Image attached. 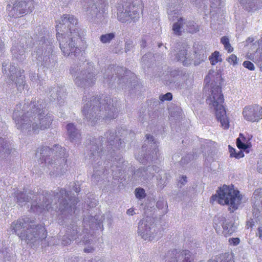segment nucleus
Segmentation results:
<instances>
[{
	"mask_svg": "<svg viewBox=\"0 0 262 262\" xmlns=\"http://www.w3.org/2000/svg\"><path fill=\"white\" fill-rule=\"evenodd\" d=\"M17 203L20 206H25L31 200V210L39 214L43 210L49 211L50 209H58L61 212L62 220L59 223L64 225L70 220V216L74 212L75 206L78 199L71 195V191H67L64 188H57L51 192H42V193L33 194L30 191L26 192L17 191L15 193Z\"/></svg>",
	"mask_w": 262,
	"mask_h": 262,
	"instance_id": "1",
	"label": "nucleus"
},
{
	"mask_svg": "<svg viewBox=\"0 0 262 262\" xmlns=\"http://www.w3.org/2000/svg\"><path fill=\"white\" fill-rule=\"evenodd\" d=\"M116 130H110L104 134V137H99L98 139H93L90 141L88 148L89 152L88 155L91 162L93 163L98 161L104 154L107 150V156L110 155L112 157L113 164L111 166L112 176L115 180H122L126 172L127 162L125 161L122 157H115L116 150L119 149L124 145L123 141H121L120 137H125L128 134L132 137L134 133L126 129L125 127H121L118 130V135Z\"/></svg>",
	"mask_w": 262,
	"mask_h": 262,
	"instance_id": "2",
	"label": "nucleus"
},
{
	"mask_svg": "<svg viewBox=\"0 0 262 262\" xmlns=\"http://www.w3.org/2000/svg\"><path fill=\"white\" fill-rule=\"evenodd\" d=\"M13 119L17 129L22 132L32 130L37 133L50 127L54 116L48 112L45 102L41 99L16 105Z\"/></svg>",
	"mask_w": 262,
	"mask_h": 262,
	"instance_id": "3",
	"label": "nucleus"
},
{
	"mask_svg": "<svg viewBox=\"0 0 262 262\" xmlns=\"http://www.w3.org/2000/svg\"><path fill=\"white\" fill-rule=\"evenodd\" d=\"M83 102L88 101L82 109L84 118L92 125L95 126L104 120L116 118L118 113V103L110 97L102 96L99 98L83 97Z\"/></svg>",
	"mask_w": 262,
	"mask_h": 262,
	"instance_id": "4",
	"label": "nucleus"
},
{
	"mask_svg": "<svg viewBox=\"0 0 262 262\" xmlns=\"http://www.w3.org/2000/svg\"><path fill=\"white\" fill-rule=\"evenodd\" d=\"M56 23V37L63 55L78 57L81 50L77 45L80 36L77 19L72 15L64 14Z\"/></svg>",
	"mask_w": 262,
	"mask_h": 262,
	"instance_id": "5",
	"label": "nucleus"
},
{
	"mask_svg": "<svg viewBox=\"0 0 262 262\" xmlns=\"http://www.w3.org/2000/svg\"><path fill=\"white\" fill-rule=\"evenodd\" d=\"M221 81L220 74L215 73L213 74L210 72L204 79V89H210L211 94L206 99L207 103L211 108H213L216 118L220 122L222 126L224 128H228L229 121L223 105L224 99L221 91Z\"/></svg>",
	"mask_w": 262,
	"mask_h": 262,
	"instance_id": "6",
	"label": "nucleus"
},
{
	"mask_svg": "<svg viewBox=\"0 0 262 262\" xmlns=\"http://www.w3.org/2000/svg\"><path fill=\"white\" fill-rule=\"evenodd\" d=\"M36 156L39 158L42 167L50 166L53 169L49 173L51 177H60L68 170L66 149L59 145L53 148L42 146L37 149Z\"/></svg>",
	"mask_w": 262,
	"mask_h": 262,
	"instance_id": "7",
	"label": "nucleus"
},
{
	"mask_svg": "<svg viewBox=\"0 0 262 262\" xmlns=\"http://www.w3.org/2000/svg\"><path fill=\"white\" fill-rule=\"evenodd\" d=\"M34 221L25 217L14 221L11 225V230L22 241L28 244L37 246L43 244L47 237L45 228L42 225H35Z\"/></svg>",
	"mask_w": 262,
	"mask_h": 262,
	"instance_id": "8",
	"label": "nucleus"
},
{
	"mask_svg": "<svg viewBox=\"0 0 262 262\" xmlns=\"http://www.w3.org/2000/svg\"><path fill=\"white\" fill-rule=\"evenodd\" d=\"M43 29V27L39 26L35 30V33L37 31L38 32V34H36L34 36V39L36 40V43L32 57L38 62H40L44 67L52 69L56 63V61L51 58L53 39L49 35H45Z\"/></svg>",
	"mask_w": 262,
	"mask_h": 262,
	"instance_id": "9",
	"label": "nucleus"
},
{
	"mask_svg": "<svg viewBox=\"0 0 262 262\" xmlns=\"http://www.w3.org/2000/svg\"><path fill=\"white\" fill-rule=\"evenodd\" d=\"M102 72L103 82L107 83L108 86H112L117 78V83L122 89H126L127 87L134 89L140 88L134 74L125 68L112 64Z\"/></svg>",
	"mask_w": 262,
	"mask_h": 262,
	"instance_id": "10",
	"label": "nucleus"
},
{
	"mask_svg": "<svg viewBox=\"0 0 262 262\" xmlns=\"http://www.w3.org/2000/svg\"><path fill=\"white\" fill-rule=\"evenodd\" d=\"M93 62L87 61L83 63L80 69L78 65L71 67L70 73L73 78L75 84L78 87L86 88L94 85L96 81V75L94 74Z\"/></svg>",
	"mask_w": 262,
	"mask_h": 262,
	"instance_id": "11",
	"label": "nucleus"
},
{
	"mask_svg": "<svg viewBox=\"0 0 262 262\" xmlns=\"http://www.w3.org/2000/svg\"><path fill=\"white\" fill-rule=\"evenodd\" d=\"M155 173H158L157 176V185L161 188H163L167 183L169 176L156 165L137 169L133 174L131 181L136 183L147 184L152 180Z\"/></svg>",
	"mask_w": 262,
	"mask_h": 262,
	"instance_id": "12",
	"label": "nucleus"
},
{
	"mask_svg": "<svg viewBox=\"0 0 262 262\" xmlns=\"http://www.w3.org/2000/svg\"><path fill=\"white\" fill-rule=\"evenodd\" d=\"M217 195L212 196L211 198L213 201L216 200L220 204L228 205L231 212H233L237 209L242 200L238 190H235L227 185H224L217 191Z\"/></svg>",
	"mask_w": 262,
	"mask_h": 262,
	"instance_id": "13",
	"label": "nucleus"
},
{
	"mask_svg": "<svg viewBox=\"0 0 262 262\" xmlns=\"http://www.w3.org/2000/svg\"><path fill=\"white\" fill-rule=\"evenodd\" d=\"M144 142L141 149L144 153L136 154V158L142 164L155 163L159 156L158 142L152 136L149 134H146Z\"/></svg>",
	"mask_w": 262,
	"mask_h": 262,
	"instance_id": "14",
	"label": "nucleus"
},
{
	"mask_svg": "<svg viewBox=\"0 0 262 262\" xmlns=\"http://www.w3.org/2000/svg\"><path fill=\"white\" fill-rule=\"evenodd\" d=\"M141 3L138 2L130 3L126 2L123 5H118L117 7V18L121 23H126L132 20L137 21L140 18L142 11Z\"/></svg>",
	"mask_w": 262,
	"mask_h": 262,
	"instance_id": "15",
	"label": "nucleus"
},
{
	"mask_svg": "<svg viewBox=\"0 0 262 262\" xmlns=\"http://www.w3.org/2000/svg\"><path fill=\"white\" fill-rule=\"evenodd\" d=\"M170 19L173 21L177 20L178 21L173 25L172 30L174 33L178 35L181 34V30L183 29L187 32L193 33L199 30L198 26L193 21H185L183 17L180 16L179 10L178 8L170 9L168 11Z\"/></svg>",
	"mask_w": 262,
	"mask_h": 262,
	"instance_id": "16",
	"label": "nucleus"
},
{
	"mask_svg": "<svg viewBox=\"0 0 262 262\" xmlns=\"http://www.w3.org/2000/svg\"><path fill=\"white\" fill-rule=\"evenodd\" d=\"M138 234L144 240L152 241L158 239L160 233L155 227L154 219L146 216L138 223Z\"/></svg>",
	"mask_w": 262,
	"mask_h": 262,
	"instance_id": "17",
	"label": "nucleus"
},
{
	"mask_svg": "<svg viewBox=\"0 0 262 262\" xmlns=\"http://www.w3.org/2000/svg\"><path fill=\"white\" fill-rule=\"evenodd\" d=\"M105 6L102 3L94 2V0H87L84 8L87 19L91 22L98 23L104 17Z\"/></svg>",
	"mask_w": 262,
	"mask_h": 262,
	"instance_id": "18",
	"label": "nucleus"
},
{
	"mask_svg": "<svg viewBox=\"0 0 262 262\" xmlns=\"http://www.w3.org/2000/svg\"><path fill=\"white\" fill-rule=\"evenodd\" d=\"M34 8L33 0H18L15 2L13 6L8 5L7 11L10 16L19 17L31 12Z\"/></svg>",
	"mask_w": 262,
	"mask_h": 262,
	"instance_id": "19",
	"label": "nucleus"
},
{
	"mask_svg": "<svg viewBox=\"0 0 262 262\" xmlns=\"http://www.w3.org/2000/svg\"><path fill=\"white\" fill-rule=\"evenodd\" d=\"M213 226L219 234L229 236L235 232L237 227L231 219L224 216H216L213 220Z\"/></svg>",
	"mask_w": 262,
	"mask_h": 262,
	"instance_id": "20",
	"label": "nucleus"
},
{
	"mask_svg": "<svg viewBox=\"0 0 262 262\" xmlns=\"http://www.w3.org/2000/svg\"><path fill=\"white\" fill-rule=\"evenodd\" d=\"M99 217L95 216H85L83 221V230L82 232L85 234L81 238L82 243L85 245L87 244H91L93 240L90 238L94 233L93 230L97 226H100L101 223V219H98Z\"/></svg>",
	"mask_w": 262,
	"mask_h": 262,
	"instance_id": "21",
	"label": "nucleus"
},
{
	"mask_svg": "<svg viewBox=\"0 0 262 262\" xmlns=\"http://www.w3.org/2000/svg\"><path fill=\"white\" fill-rule=\"evenodd\" d=\"M253 218L247 222V225L252 228L255 223L260 222L262 218V189L254 191L252 199Z\"/></svg>",
	"mask_w": 262,
	"mask_h": 262,
	"instance_id": "22",
	"label": "nucleus"
},
{
	"mask_svg": "<svg viewBox=\"0 0 262 262\" xmlns=\"http://www.w3.org/2000/svg\"><path fill=\"white\" fill-rule=\"evenodd\" d=\"M3 70L5 74L7 75L10 80L14 82L18 91L21 92L24 89L25 84L24 70H17L14 65L10 64L8 67L3 65Z\"/></svg>",
	"mask_w": 262,
	"mask_h": 262,
	"instance_id": "23",
	"label": "nucleus"
},
{
	"mask_svg": "<svg viewBox=\"0 0 262 262\" xmlns=\"http://www.w3.org/2000/svg\"><path fill=\"white\" fill-rule=\"evenodd\" d=\"M81 223L80 220L72 218L70 224L67 225L65 235L61 238V244L67 245L71 243L72 241L76 240L81 236V228L79 225Z\"/></svg>",
	"mask_w": 262,
	"mask_h": 262,
	"instance_id": "24",
	"label": "nucleus"
},
{
	"mask_svg": "<svg viewBox=\"0 0 262 262\" xmlns=\"http://www.w3.org/2000/svg\"><path fill=\"white\" fill-rule=\"evenodd\" d=\"M46 94H47L51 101L57 99L59 104L61 106L64 103V99L66 96V89L64 86L54 85L53 87H48V89L46 90Z\"/></svg>",
	"mask_w": 262,
	"mask_h": 262,
	"instance_id": "25",
	"label": "nucleus"
},
{
	"mask_svg": "<svg viewBox=\"0 0 262 262\" xmlns=\"http://www.w3.org/2000/svg\"><path fill=\"white\" fill-rule=\"evenodd\" d=\"M243 114L246 120L257 122L262 119V107L258 104L246 106Z\"/></svg>",
	"mask_w": 262,
	"mask_h": 262,
	"instance_id": "26",
	"label": "nucleus"
},
{
	"mask_svg": "<svg viewBox=\"0 0 262 262\" xmlns=\"http://www.w3.org/2000/svg\"><path fill=\"white\" fill-rule=\"evenodd\" d=\"M181 255L183 258V262H192L193 256L189 251L185 250L182 251L181 254L177 249L169 251L165 257V262H177L178 257Z\"/></svg>",
	"mask_w": 262,
	"mask_h": 262,
	"instance_id": "27",
	"label": "nucleus"
},
{
	"mask_svg": "<svg viewBox=\"0 0 262 262\" xmlns=\"http://www.w3.org/2000/svg\"><path fill=\"white\" fill-rule=\"evenodd\" d=\"M99 163L100 161L97 162V166L95 165H94V174L92 176V180L93 183L95 184H97L100 181L104 180L105 179L107 180L108 178L107 175L110 173L108 170L106 169V167H108V166H105L104 167H99V166L100 165Z\"/></svg>",
	"mask_w": 262,
	"mask_h": 262,
	"instance_id": "28",
	"label": "nucleus"
},
{
	"mask_svg": "<svg viewBox=\"0 0 262 262\" xmlns=\"http://www.w3.org/2000/svg\"><path fill=\"white\" fill-rule=\"evenodd\" d=\"M15 151L10 143L0 136V158L2 159H7L11 154Z\"/></svg>",
	"mask_w": 262,
	"mask_h": 262,
	"instance_id": "29",
	"label": "nucleus"
},
{
	"mask_svg": "<svg viewBox=\"0 0 262 262\" xmlns=\"http://www.w3.org/2000/svg\"><path fill=\"white\" fill-rule=\"evenodd\" d=\"M174 59L182 62L183 66H188L191 64L192 58L188 55L187 50L184 47L181 48L177 54H174Z\"/></svg>",
	"mask_w": 262,
	"mask_h": 262,
	"instance_id": "30",
	"label": "nucleus"
},
{
	"mask_svg": "<svg viewBox=\"0 0 262 262\" xmlns=\"http://www.w3.org/2000/svg\"><path fill=\"white\" fill-rule=\"evenodd\" d=\"M67 134L71 141L74 143L79 142L81 138L80 130L72 123H68L66 126Z\"/></svg>",
	"mask_w": 262,
	"mask_h": 262,
	"instance_id": "31",
	"label": "nucleus"
},
{
	"mask_svg": "<svg viewBox=\"0 0 262 262\" xmlns=\"http://www.w3.org/2000/svg\"><path fill=\"white\" fill-rule=\"evenodd\" d=\"M11 52L13 58L18 61H22L25 59V48L24 45H13L11 48Z\"/></svg>",
	"mask_w": 262,
	"mask_h": 262,
	"instance_id": "32",
	"label": "nucleus"
},
{
	"mask_svg": "<svg viewBox=\"0 0 262 262\" xmlns=\"http://www.w3.org/2000/svg\"><path fill=\"white\" fill-rule=\"evenodd\" d=\"M240 3L244 5L249 11H253L257 9L255 5L256 0H239Z\"/></svg>",
	"mask_w": 262,
	"mask_h": 262,
	"instance_id": "33",
	"label": "nucleus"
},
{
	"mask_svg": "<svg viewBox=\"0 0 262 262\" xmlns=\"http://www.w3.org/2000/svg\"><path fill=\"white\" fill-rule=\"evenodd\" d=\"M29 77L33 86H35V85L38 86L39 85V86H41L43 84V79H41L40 77L35 73L30 72Z\"/></svg>",
	"mask_w": 262,
	"mask_h": 262,
	"instance_id": "34",
	"label": "nucleus"
},
{
	"mask_svg": "<svg viewBox=\"0 0 262 262\" xmlns=\"http://www.w3.org/2000/svg\"><path fill=\"white\" fill-rule=\"evenodd\" d=\"M115 34L114 33L111 32L102 34L100 37V40L102 43H108L115 38Z\"/></svg>",
	"mask_w": 262,
	"mask_h": 262,
	"instance_id": "35",
	"label": "nucleus"
},
{
	"mask_svg": "<svg viewBox=\"0 0 262 262\" xmlns=\"http://www.w3.org/2000/svg\"><path fill=\"white\" fill-rule=\"evenodd\" d=\"M249 58L256 63L259 67L260 70L262 71V52H256L254 57L252 58L251 55H250Z\"/></svg>",
	"mask_w": 262,
	"mask_h": 262,
	"instance_id": "36",
	"label": "nucleus"
},
{
	"mask_svg": "<svg viewBox=\"0 0 262 262\" xmlns=\"http://www.w3.org/2000/svg\"><path fill=\"white\" fill-rule=\"evenodd\" d=\"M221 42L224 45V48L228 52H232L233 48L231 47L229 39L227 36H223L221 38Z\"/></svg>",
	"mask_w": 262,
	"mask_h": 262,
	"instance_id": "37",
	"label": "nucleus"
},
{
	"mask_svg": "<svg viewBox=\"0 0 262 262\" xmlns=\"http://www.w3.org/2000/svg\"><path fill=\"white\" fill-rule=\"evenodd\" d=\"M156 206L158 209L162 210L164 213L167 212L168 206L166 201L164 199H160L157 202Z\"/></svg>",
	"mask_w": 262,
	"mask_h": 262,
	"instance_id": "38",
	"label": "nucleus"
},
{
	"mask_svg": "<svg viewBox=\"0 0 262 262\" xmlns=\"http://www.w3.org/2000/svg\"><path fill=\"white\" fill-rule=\"evenodd\" d=\"M209 59L212 65H215L219 61H221L222 60L219 52L216 51L212 54V55L209 57Z\"/></svg>",
	"mask_w": 262,
	"mask_h": 262,
	"instance_id": "39",
	"label": "nucleus"
},
{
	"mask_svg": "<svg viewBox=\"0 0 262 262\" xmlns=\"http://www.w3.org/2000/svg\"><path fill=\"white\" fill-rule=\"evenodd\" d=\"M236 145L239 149L248 152L247 149L251 146V144L250 143H245L238 138L236 139Z\"/></svg>",
	"mask_w": 262,
	"mask_h": 262,
	"instance_id": "40",
	"label": "nucleus"
},
{
	"mask_svg": "<svg viewBox=\"0 0 262 262\" xmlns=\"http://www.w3.org/2000/svg\"><path fill=\"white\" fill-rule=\"evenodd\" d=\"M135 194L136 197L139 200L145 198L146 195L145 190L141 187L137 188L135 189Z\"/></svg>",
	"mask_w": 262,
	"mask_h": 262,
	"instance_id": "41",
	"label": "nucleus"
},
{
	"mask_svg": "<svg viewBox=\"0 0 262 262\" xmlns=\"http://www.w3.org/2000/svg\"><path fill=\"white\" fill-rule=\"evenodd\" d=\"M187 182V178L185 176H180L178 180L177 185L178 187L182 188Z\"/></svg>",
	"mask_w": 262,
	"mask_h": 262,
	"instance_id": "42",
	"label": "nucleus"
},
{
	"mask_svg": "<svg viewBox=\"0 0 262 262\" xmlns=\"http://www.w3.org/2000/svg\"><path fill=\"white\" fill-rule=\"evenodd\" d=\"M152 54L150 53L145 54L142 57V59H141V62H142V65L144 66V67H145L146 66L148 67V66H149L148 64V63L149 62L148 59L149 57H152Z\"/></svg>",
	"mask_w": 262,
	"mask_h": 262,
	"instance_id": "43",
	"label": "nucleus"
},
{
	"mask_svg": "<svg viewBox=\"0 0 262 262\" xmlns=\"http://www.w3.org/2000/svg\"><path fill=\"white\" fill-rule=\"evenodd\" d=\"M211 1V7L217 8L219 7L223 6L222 4L224 3V0H210Z\"/></svg>",
	"mask_w": 262,
	"mask_h": 262,
	"instance_id": "44",
	"label": "nucleus"
},
{
	"mask_svg": "<svg viewBox=\"0 0 262 262\" xmlns=\"http://www.w3.org/2000/svg\"><path fill=\"white\" fill-rule=\"evenodd\" d=\"M195 54H196V57L200 60V62H197L196 61H195L194 64L195 66L198 65L201 61H205L207 58V54L206 53H203L202 54H200L198 55V54L195 52Z\"/></svg>",
	"mask_w": 262,
	"mask_h": 262,
	"instance_id": "45",
	"label": "nucleus"
},
{
	"mask_svg": "<svg viewBox=\"0 0 262 262\" xmlns=\"http://www.w3.org/2000/svg\"><path fill=\"white\" fill-rule=\"evenodd\" d=\"M172 98V95L171 93H167L166 94L164 95H161L159 96L160 100L163 102L164 101L167 100H171Z\"/></svg>",
	"mask_w": 262,
	"mask_h": 262,
	"instance_id": "46",
	"label": "nucleus"
},
{
	"mask_svg": "<svg viewBox=\"0 0 262 262\" xmlns=\"http://www.w3.org/2000/svg\"><path fill=\"white\" fill-rule=\"evenodd\" d=\"M230 149V156L232 157H235L236 158L239 159L244 157V154L242 151H239L238 153L233 154L232 150L235 151V149L233 148H230V146H229Z\"/></svg>",
	"mask_w": 262,
	"mask_h": 262,
	"instance_id": "47",
	"label": "nucleus"
},
{
	"mask_svg": "<svg viewBox=\"0 0 262 262\" xmlns=\"http://www.w3.org/2000/svg\"><path fill=\"white\" fill-rule=\"evenodd\" d=\"M243 66L251 71H253L255 69L253 63L250 61H245L243 63Z\"/></svg>",
	"mask_w": 262,
	"mask_h": 262,
	"instance_id": "48",
	"label": "nucleus"
},
{
	"mask_svg": "<svg viewBox=\"0 0 262 262\" xmlns=\"http://www.w3.org/2000/svg\"><path fill=\"white\" fill-rule=\"evenodd\" d=\"M227 60L230 64L235 65L237 63V57L234 54L230 55Z\"/></svg>",
	"mask_w": 262,
	"mask_h": 262,
	"instance_id": "49",
	"label": "nucleus"
},
{
	"mask_svg": "<svg viewBox=\"0 0 262 262\" xmlns=\"http://www.w3.org/2000/svg\"><path fill=\"white\" fill-rule=\"evenodd\" d=\"M240 242V239L239 238H230L229 239V243L230 245L233 246L237 245Z\"/></svg>",
	"mask_w": 262,
	"mask_h": 262,
	"instance_id": "50",
	"label": "nucleus"
},
{
	"mask_svg": "<svg viewBox=\"0 0 262 262\" xmlns=\"http://www.w3.org/2000/svg\"><path fill=\"white\" fill-rule=\"evenodd\" d=\"M194 156L191 155H188L185 157H183L181 159V162L182 164H185L188 162V161H190L191 159H193Z\"/></svg>",
	"mask_w": 262,
	"mask_h": 262,
	"instance_id": "51",
	"label": "nucleus"
},
{
	"mask_svg": "<svg viewBox=\"0 0 262 262\" xmlns=\"http://www.w3.org/2000/svg\"><path fill=\"white\" fill-rule=\"evenodd\" d=\"M70 185L72 187V189L76 193L80 191V187L78 185H76L75 183H71Z\"/></svg>",
	"mask_w": 262,
	"mask_h": 262,
	"instance_id": "52",
	"label": "nucleus"
},
{
	"mask_svg": "<svg viewBox=\"0 0 262 262\" xmlns=\"http://www.w3.org/2000/svg\"><path fill=\"white\" fill-rule=\"evenodd\" d=\"M144 112H140V114H139V120L140 121H141V122H144L145 121V120H146L147 118L148 117L147 115H146V114H144Z\"/></svg>",
	"mask_w": 262,
	"mask_h": 262,
	"instance_id": "53",
	"label": "nucleus"
},
{
	"mask_svg": "<svg viewBox=\"0 0 262 262\" xmlns=\"http://www.w3.org/2000/svg\"><path fill=\"white\" fill-rule=\"evenodd\" d=\"M133 47V43L132 42H126L125 47V51L127 52L129 51Z\"/></svg>",
	"mask_w": 262,
	"mask_h": 262,
	"instance_id": "54",
	"label": "nucleus"
},
{
	"mask_svg": "<svg viewBox=\"0 0 262 262\" xmlns=\"http://www.w3.org/2000/svg\"><path fill=\"white\" fill-rule=\"evenodd\" d=\"M256 235L261 240H262V225L258 227V232L256 233Z\"/></svg>",
	"mask_w": 262,
	"mask_h": 262,
	"instance_id": "55",
	"label": "nucleus"
},
{
	"mask_svg": "<svg viewBox=\"0 0 262 262\" xmlns=\"http://www.w3.org/2000/svg\"><path fill=\"white\" fill-rule=\"evenodd\" d=\"M94 250V248L92 246H88L84 249V251L86 253L92 252Z\"/></svg>",
	"mask_w": 262,
	"mask_h": 262,
	"instance_id": "56",
	"label": "nucleus"
},
{
	"mask_svg": "<svg viewBox=\"0 0 262 262\" xmlns=\"http://www.w3.org/2000/svg\"><path fill=\"white\" fill-rule=\"evenodd\" d=\"M127 214L129 215H133V214H135V212L134 211V210L132 208H130L127 210L126 212Z\"/></svg>",
	"mask_w": 262,
	"mask_h": 262,
	"instance_id": "57",
	"label": "nucleus"
},
{
	"mask_svg": "<svg viewBox=\"0 0 262 262\" xmlns=\"http://www.w3.org/2000/svg\"><path fill=\"white\" fill-rule=\"evenodd\" d=\"M5 49V45L2 40L0 38V52H2Z\"/></svg>",
	"mask_w": 262,
	"mask_h": 262,
	"instance_id": "58",
	"label": "nucleus"
},
{
	"mask_svg": "<svg viewBox=\"0 0 262 262\" xmlns=\"http://www.w3.org/2000/svg\"><path fill=\"white\" fill-rule=\"evenodd\" d=\"M257 168L258 171L259 173H262V167L260 166V162L258 163V165H257Z\"/></svg>",
	"mask_w": 262,
	"mask_h": 262,
	"instance_id": "59",
	"label": "nucleus"
},
{
	"mask_svg": "<svg viewBox=\"0 0 262 262\" xmlns=\"http://www.w3.org/2000/svg\"><path fill=\"white\" fill-rule=\"evenodd\" d=\"M141 48H145L146 47V41L144 39H142L141 42Z\"/></svg>",
	"mask_w": 262,
	"mask_h": 262,
	"instance_id": "60",
	"label": "nucleus"
},
{
	"mask_svg": "<svg viewBox=\"0 0 262 262\" xmlns=\"http://www.w3.org/2000/svg\"><path fill=\"white\" fill-rule=\"evenodd\" d=\"M254 38L253 37H248L246 40V42L247 43H251L254 41Z\"/></svg>",
	"mask_w": 262,
	"mask_h": 262,
	"instance_id": "61",
	"label": "nucleus"
},
{
	"mask_svg": "<svg viewBox=\"0 0 262 262\" xmlns=\"http://www.w3.org/2000/svg\"><path fill=\"white\" fill-rule=\"evenodd\" d=\"M192 2L194 5H197L200 3V0H192Z\"/></svg>",
	"mask_w": 262,
	"mask_h": 262,
	"instance_id": "62",
	"label": "nucleus"
},
{
	"mask_svg": "<svg viewBox=\"0 0 262 262\" xmlns=\"http://www.w3.org/2000/svg\"><path fill=\"white\" fill-rule=\"evenodd\" d=\"M88 262H102L101 260H99L98 261L96 260L95 259H90L88 261Z\"/></svg>",
	"mask_w": 262,
	"mask_h": 262,
	"instance_id": "63",
	"label": "nucleus"
},
{
	"mask_svg": "<svg viewBox=\"0 0 262 262\" xmlns=\"http://www.w3.org/2000/svg\"><path fill=\"white\" fill-rule=\"evenodd\" d=\"M165 82L166 84L168 85V84L171 83L172 82V81L165 80Z\"/></svg>",
	"mask_w": 262,
	"mask_h": 262,
	"instance_id": "64",
	"label": "nucleus"
}]
</instances>
